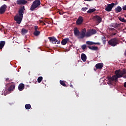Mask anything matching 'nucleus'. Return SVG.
Here are the masks:
<instances>
[{
	"label": "nucleus",
	"instance_id": "obj_2",
	"mask_svg": "<svg viewBox=\"0 0 126 126\" xmlns=\"http://www.w3.org/2000/svg\"><path fill=\"white\" fill-rule=\"evenodd\" d=\"M24 8H21L19 9L18 14H17L14 17V20L16 21L18 24H20L23 18V13H24Z\"/></svg>",
	"mask_w": 126,
	"mask_h": 126
},
{
	"label": "nucleus",
	"instance_id": "obj_23",
	"mask_svg": "<svg viewBox=\"0 0 126 126\" xmlns=\"http://www.w3.org/2000/svg\"><path fill=\"white\" fill-rule=\"evenodd\" d=\"M28 32V31L25 29H22L21 31V34L22 35H25L27 32Z\"/></svg>",
	"mask_w": 126,
	"mask_h": 126
},
{
	"label": "nucleus",
	"instance_id": "obj_1",
	"mask_svg": "<svg viewBox=\"0 0 126 126\" xmlns=\"http://www.w3.org/2000/svg\"><path fill=\"white\" fill-rule=\"evenodd\" d=\"M115 75L109 78V80H111V81H117L118 78H121V77H123V75L126 74V71L125 69L122 71L121 69H118L115 71Z\"/></svg>",
	"mask_w": 126,
	"mask_h": 126
},
{
	"label": "nucleus",
	"instance_id": "obj_27",
	"mask_svg": "<svg viewBox=\"0 0 126 126\" xmlns=\"http://www.w3.org/2000/svg\"><path fill=\"white\" fill-rule=\"evenodd\" d=\"M60 83L61 85H62L64 87H65V86H66V84H65V83L64 82V81L60 80Z\"/></svg>",
	"mask_w": 126,
	"mask_h": 126
},
{
	"label": "nucleus",
	"instance_id": "obj_36",
	"mask_svg": "<svg viewBox=\"0 0 126 126\" xmlns=\"http://www.w3.org/2000/svg\"><path fill=\"white\" fill-rule=\"evenodd\" d=\"M94 45H101V43H100V42H94Z\"/></svg>",
	"mask_w": 126,
	"mask_h": 126
},
{
	"label": "nucleus",
	"instance_id": "obj_33",
	"mask_svg": "<svg viewBox=\"0 0 126 126\" xmlns=\"http://www.w3.org/2000/svg\"><path fill=\"white\" fill-rule=\"evenodd\" d=\"M82 50H85L86 49V45L84 44L81 46Z\"/></svg>",
	"mask_w": 126,
	"mask_h": 126
},
{
	"label": "nucleus",
	"instance_id": "obj_26",
	"mask_svg": "<svg viewBox=\"0 0 126 126\" xmlns=\"http://www.w3.org/2000/svg\"><path fill=\"white\" fill-rule=\"evenodd\" d=\"M25 108L26 110H30L31 109V105L30 104H26Z\"/></svg>",
	"mask_w": 126,
	"mask_h": 126
},
{
	"label": "nucleus",
	"instance_id": "obj_5",
	"mask_svg": "<svg viewBox=\"0 0 126 126\" xmlns=\"http://www.w3.org/2000/svg\"><path fill=\"white\" fill-rule=\"evenodd\" d=\"M97 33L96 30L92 29L89 30L88 32H86V37H90L92 35H94Z\"/></svg>",
	"mask_w": 126,
	"mask_h": 126
},
{
	"label": "nucleus",
	"instance_id": "obj_25",
	"mask_svg": "<svg viewBox=\"0 0 126 126\" xmlns=\"http://www.w3.org/2000/svg\"><path fill=\"white\" fill-rule=\"evenodd\" d=\"M119 26H120V24L118 23H115L111 25V27H114V28H116V29L118 28Z\"/></svg>",
	"mask_w": 126,
	"mask_h": 126
},
{
	"label": "nucleus",
	"instance_id": "obj_28",
	"mask_svg": "<svg viewBox=\"0 0 126 126\" xmlns=\"http://www.w3.org/2000/svg\"><path fill=\"white\" fill-rule=\"evenodd\" d=\"M102 43L105 45L106 44V37L105 36H102L101 38Z\"/></svg>",
	"mask_w": 126,
	"mask_h": 126
},
{
	"label": "nucleus",
	"instance_id": "obj_47",
	"mask_svg": "<svg viewBox=\"0 0 126 126\" xmlns=\"http://www.w3.org/2000/svg\"><path fill=\"white\" fill-rule=\"evenodd\" d=\"M94 70H95V71H96V70H97V69H95V68H94Z\"/></svg>",
	"mask_w": 126,
	"mask_h": 126
},
{
	"label": "nucleus",
	"instance_id": "obj_13",
	"mask_svg": "<svg viewBox=\"0 0 126 126\" xmlns=\"http://www.w3.org/2000/svg\"><path fill=\"white\" fill-rule=\"evenodd\" d=\"M27 2H28V1H27V0H17V4H19V5L26 4V3H27Z\"/></svg>",
	"mask_w": 126,
	"mask_h": 126
},
{
	"label": "nucleus",
	"instance_id": "obj_7",
	"mask_svg": "<svg viewBox=\"0 0 126 126\" xmlns=\"http://www.w3.org/2000/svg\"><path fill=\"white\" fill-rule=\"evenodd\" d=\"M85 36L86 37V29H83L81 32L78 39H83Z\"/></svg>",
	"mask_w": 126,
	"mask_h": 126
},
{
	"label": "nucleus",
	"instance_id": "obj_37",
	"mask_svg": "<svg viewBox=\"0 0 126 126\" xmlns=\"http://www.w3.org/2000/svg\"><path fill=\"white\" fill-rule=\"evenodd\" d=\"M111 35H112V36H115V35H117V33H115V32L112 33Z\"/></svg>",
	"mask_w": 126,
	"mask_h": 126
},
{
	"label": "nucleus",
	"instance_id": "obj_42",
	"mask_svg": "<svg viewBox=\"0 0 126 126\" xmlns=\"http://www.w3.org/2000/svg\"><path fill=\"white\" fill-rule=\"evenodd\" d=\"M39 21H40V23H42V24L44 22L43 21H41V20H40Z\"/></svg>",
	"mask_w": 126,
	"mask_h": 126
},
{
	"label": "nucleus",
	"instance_id": "obj_24",
	"mask_svg": "<svg viewBox=\"0 0 126 126\" xmlns=\"http://www.w3.org/2000/svg\"><path fill=\"white\" fill-rule=\"evenodd\" d=\"M96 11V9L93 8V9H90L88 11L87 13H92V12H94Z\"/></svg>",
	"mask_w": 126,
	"mask_h": 126
},
{
	"label": "nucleus",
	"instance_id": "obj_40",
	"mask_svg": "<svg viewBox=\"0 0 126 126\" xmlns=\"http://www.w3.org/2000/svg\"><path fill=\"white\" fill-rule=\"evenodd\" d=\"M93 0H84L85 1H92Z\"/></svg>",
	"mask_w": 126,
	"mask_h": 126
},
{
	"label": "nucleus",
	"instance_id": "obj_21",
	"mask_svg": "<svg viewBox=\"0 0 126 126\" xmlns=\"http://www.w3.org/2000/svg\"><path fill=\"white\" fill-rule=\"evenodd\" d=\"M14 88H15V85H11L7 89L8 91H9V92H10V91H12V90H13V89H14Z\"/></svg>",
	"mask_w": 126,
	"mask_h": 126
},
{
	"label": "nucleus",
	"instance_id": "obj_48",
	"mask_svg": "<svg viewBox=\"0 0 126 126\" xmlns=\"http://www.w3.org/2000/svg\"><path fill=\"white\" fill-rule=\"evenodd\" d=\"M22 8H24L23 10H25L24 7H22Z\"/></svg>",
	"mask_w": 126,
	"mask_h": 126
},
{
	"label": "nucleus",
	"instance_id": "obj_38",
	"mask_svg": "<svg viewBox=\"0 0 126 126\" xmlns=\"http://www.w3.org/2000/svg\"><path fill=\"white\" fill-rule=\"evenodd\" d=\"M60 43H61V41L57 40V41H56V43L58 44H60Z\"/></svg>",
	"mask_w": 126,
	"mask_h": 126
},
{
	"label": "nucleus",
	"instance_id": "obj_30",
	"mask_svg": "<svg viewBox=\"0 0 126 126\" xmlns=\"http://www.w3.org/2000/svg\"><path fill=\"white\" fill-rule=\"evenodd\" d=\"M109 31H114V32H118V31L116 30L114 28H109Z\"/></svg>",
	"mask_w": 126,
	"mask_h": 126
},
{
	"label": "nucleus",
	"instance_id": "obj_43",
	"mask_svg": "<svg viewBox=\"0 0 126 126\" xmlns=\"http://www.w3.org/2000/svg\"><path fill=\"white\" fill-rule=\"evenodd\" d=\"M42 25H46V24L43 22L42 23Z\"/></svg>",
	"mask_w": 126,
	"mask_h": 126
},
{
	"label": "nucleus",
	"instance_id": "obj_32",
	"mask_svg": "<svg viewBox=\"0 0 126 126\" xmlns=\"http://www.w3.org/2000/svg\"><path fill=\"white\" fill-rule=\"evenodd\" d=\"M86 44L87 45H94V42L92 41H87Z\"/></svg>",
	"mask_w": 126,
	"mask_h": 126
},
{
	"label": "nucleus",
	"instance_id": "obj_19",
	"mask_svg": "<svg viewBox=\"0 0 126 126\" xmlns=\"http://www.w3.org/2000/svg\"><path fill=\"white\" fill-rule=\"evenodd\" d=\"M5 45V41H0V50H2Z\"/></svg>",
	"mask_w": 126,
	"mask_h": 126
},
{
	"label": "nucleus",
	"instance_id": "obj_3",
	"mask_svg": "<svg viewBox=\"0 0 126 126\" xmlns=\"http://www.w3.org/2000/svg\"><path fill=\"white\" fill-rule=\"evenodd\" d=\"M108 43L109 46H111V47H116L117 45L120 44L119 39L117 37L111 39L108 41Z\"/></svg>",
	"mask_w": 126,
	"mask_h": 126
},
{
	"label": "nucleus",
	"instance_id": "obj_14",
	"mask_svg": "<svg viewBox=\"0 0 126 126\" xmlns=\"http://www.w3.org/2000/svg\"><path fill=\"white\" fill-rule=\"evenodd\" d=\"M68 41H69V38H64L61 41V44L63 46H65V45H66V44H67V42H68Z\"/></svg>",
	"mask_w": 126,
	"mask_h": 126
},
{
	"label": "nucleus",
	"instance_id": "obj_31",
	"mask_svg": "<svg viewBox=\"0 0 126 126\" xmlns=\"http://www.w3.org/2000/svg\"><path fill=\"white\" fill-rule=\"evenodd\" d=\"M119 20H120V21H122V22H125V23H126V20L125 19V18L120 17L119 18Z\"/></svg>",
	"mask_w": 126,
	"mask_h": 126
},
{
	"label": "nucleus",
	"instance_id": "obj_44",
	"mask_svg": "<svg viewBox=\"0 0 126 126\" xmlns=\"http://www.w3.org/2000/svg\"><path fill=\"white\" fill-rule=\"evenodd\" d=\"M70 87H71L72 88H73V86H72V85H70Z\"/></svg>",
	"mask_w": 126,
	"mask_h": 126
},
{
	"label": "nucleus",
	"instance_id": "obj_11",
	"mask_svg": "<svg viewBox=\"0 0 126 126\" xmlns=\"http://www.w3.org/2000/svg\"><path fill=\"white\" fill-rule=\"evenodd\" d=\"M48 39L52 44H57V42H58V40L55 37H49Z\"/></svg>",
	"mask_w": 126,
	"mask_h": 126
},
{
	"label": "nucleus",
	"instance_id": "obj_45",
	"mask_svg": "<svg viewBox=\"0 0 126 126\" xmlns=\"http://www.w3.org/2000/svg\"><path fill=\"white\" fill-rule=\"evenodd\" d=\"M28 0L29 1H33V0Z\"/></svg>",
	"mask_w": 126,
	"mask_h": 126
},
{
	"label": "nucleus",
	"instance_id": "obj_49",
	"mask_svg": "<svg viewBox=\"0 0 126 126\" xmlns=\"http://www.w3.org/2000/svg\"><path fill=\"white\" fill-rule=\"evenodd\" d=\"M6 94H4V96H5Z\"/></svg>",
	"mask_w": 126,
	"mask_h": 126
},
{
	"label": "nucleus",
	"instance_id": "obj_12",
	"mask_svg": "<svg viewBox=\"0 0 126 126\" xmlns=\"http://www.w3.org/2000/svg\"><path fill=\"white\" fill-rule=\"evenodd\" d=\"M76 22L77 25H80V24H82V22H83V18L81 16L79 17Z\"/></svg>",
	"mask_w": 126,
	"mask_h": 126
},
{
	"label": "nucleus",
	"instance_id": "obj_34",
	"mask_svg": "<svg viewBox=\"0 0 126 126\" xmlns=\"http://www.w3.org/2000/svg\"><path fill=\"white\" fill-rule=\"evenodd\" d=\"M82 9L83 11H86V10H87V9H88V8L83 7Z\"/></svg>",
	"mask_w": 126,
	"mask_h": 126
},
{
	"label": "nucleus",
	"instance_id": "obj_22",
	"mask_svg": "<svg viewBox=\"0 0 126 126\" xmlns=\"http://www.w3.org/2000/svg\"><path fill=\"white\" fill-rule=\"evenodd\" d=\"M122 7L120 6H118L116 8H115V11L116 12H121L122 11Z\"/></svg>",
	"mask_w": 126,
	"mask_h": 126
},
{
	"label": "nucleus",
	"instance_id": "obj_4",
	"mask_svg": "<svg viewBox=\"0 0 126 126\" xmlns=\"http://www.w3.org/2000/svg\"><path fill=\"white\" fill-rule=\"evenodd\" d=\"M39 5H41V1L40 0H35L31 6L30 10H32V11L35 10V8H37Z\"/></svg>",
	"mask_w": 126,
	"mask_h": 126
},
{
	"label": "nucleus",
	"instance_id": "obj_39",
	"mask_svg": "<svg viewBox=\"0 0 126 126\" xmlns=\"http://www.w3.org/2000/svg\"><path fill=\"white\" fill-rule=\"evenodd\" d=\"M59 14H60V15H63V12L59 11Z\"/></svg>",
	"mask_w": 126,
	"mask_h": 126
},
{
	"label": "nucleus",
	"instance_id": "obj_35",
	"mask_svg": "<svg viewBox=\"0 0 126 126\" xmlns=\"http://www.w3.org/2000/svg\"><path fill=\"white\" fill-rule=\"evenodd\" d=\"M122 9H123V10H126V5H124L122 7Z\"/></svg>",
	"mask_w": 126,
	"mask_h": 126
},
{
	"label": "nucleus",
	"instance_id": "obj_10",
	"mask_svg": "<svg viewBox=\"0 0 126 126\" xmlns=\"http://www.w3.org/2000/svg\"><path fill=\"white\" fill-rule=\"evenodd\" d=\"M7 6L5 4L2 5L0 8V14H3L5 12Z\"/></svg>",
	"mask_w": 126,
	"mask_h": 126
},
{
	"label": "nucleus",
	"instance_id": "obj_41",
	"mask_svg": "<svg viewBox=\"0 0 126 126\" xmlns=\"http://www.w3.org/2000/svg\"><path fill=\"white\" fill-rule=\"evenodd\" d=\"M124 87H125V88H126V82L125 83H124Z\"/></svg>",
	"mask_w": 126,
	"mask_h": 126
},
{
	"label": "nucleus",
	"instance_id": "obj_50",
	"mask_svg": "<svg viewBox=\"0 0 126 126\" xmlns=\"http://www.w3.org/2000/svg\"><path fill=\"white\" fill-rule=\"evenodd\" d=\"M125 16V17H126V15Z\"/></svg>",
	"mask_w": 126,
	"mask_h": 126
},
{
	"label": "nucleus",
	"instance_id": "obj_20",
	"mask_svg": "<svg viewBox=\"0 0 126 126\" xmlns=\"http://www.w3.org/2000/svg\"><path fill=\"white\" fill-rule=\"evenodd\" d=\"M18 90L19 91H22L23 89H24V84H20L18 86Z\"/></svg>",
	"mask_w": 126,
	"mask_h": 126
},
{
	"label": "nucleus",
	"instance_id": "obj_15",
	"mask_svg": "<svg viewBox=\"0 0 126 126\" xmlns=\"http://www.w3.org/2000/svg\"><path fill=\"white\" fill-rule=\"evenodd\" d=\"M74 34L75 36H76L77 37H79L80 32H79V30H78V29L77 28H76L74 30Z\"/></svg>",
	"mask_w": 126,
	"mask_h": 126
},
{
	"label": "nucleus",
	"instance_id": "obj_29",
	"mask_svg": "<svg viewBox=\"0 0 126 126\" xmlns=\"http://www.w3.org/2000/svg\"><path fill=\"white\" fill-rule=\"evenodd\" d=\"M43 80V77L40 76L37 78V82L38 83H41V82Z\"/></svg>",
	"mask_w": 126,
	"mask_h": 126
},
{
	"label": "nucleus",
	"instance_id": "obj_6",
	"mask_svg": "<svg viewBox=\"0 0 126 126\" xmlns=\"http://www.w3.org/2000/svg\"><path fill=\"white\" fill-rule=\"evenodd\" d=\"M114 6H115V3L108 4L107 6L105 7V9L106 11H108V12H110V11H112V9H113V7Z\"/></svg>",
	"mask_w": 126,
	"mask_h": 126
},
{
	"label": "nucleus",
	"instance_id": "obj_9",
	"mask_svg": "<svg viewBox=\"0 0 126 126\" xmlns=\"http://www.w3.org/2000/svg\"><path fill=\"white\" fill-rule=\"evenodd\" d=\"M94 20L96 22V23H101L102 22V18L98 15H95L94 17Z\"/></svg>",
	"mask_w": 126,
	"mask_h": 126
},
{
	"label": "nucleus",
	"instance_id": "obj_18",
	"mask_svg": "<svg viewBox=\"0 0 126 126\" xmlns=\"http://www.w3.org/2000/svg\"><path fill=\"white\" fill-rule=\"evenodd\" d=\"M88 47L90 50H92V51H98V47L97 46H88Z\"/></svg>",
	"mask_w": 126,
	"mask_h": 126
},
{
	"label": "nucleus",
	"instance_id": "obj_16",
	"mask_svg": "<svg viewBox=\"0 0 126 126\" xmlns=\"http://www.w3.org/2000/svg\"><path fill=\"white\" fill-rule=\"evenodd\" d=\"M103 63H98L95 65L96 69H102L103 68Z\"/></svg>",
	"mask_w": 126,
	"mask_h": 126
},
{
	"label": "nucleus",
	"instance_id": "obj_8",
	"mask_svg": "<svg viewBox=\"0 0 126 126\" xmlns=\"http://www.w3.org/2000/svg\"><path fill=\"white\" fill-rule=\"evenodd\" d=\"M34 32H33V35L36 36H39V35H40V32L39 31H38L39 30L38 27L37 26H34Z\"/></svg>",
	"mask_w": 126,
	"mask_h": 126
},
{
	"label": "nucleus",
	"instance_id": "obj_46",
	"mask_svg": "<svg viewBox=\"0 0 126 126\" xmlns=\"http://www.w3.org/2000/svg\"><path fill=\"white\" fill-rule=\"evenodd\" d=\"M8 79H9L8 78L6 79V81H7V80H8Z\"/></svg>",
	"mask_w": 126,
	"mask_h": 126
},
{
	"label": "nucleus",
	"instance_id": "obj_17",
	"mask_svg": "<svg viewBox=\"0 0 126 126\" xmlns=\"http://www.w3.org/2000/svg\"><path fill=\"white\" fill-rule=\"evenodd\" d=\"M81 59L83 62H86V60H87V57L85 54L82 53L81 55Z\"/></svg>",
	"mask_w": 126,
	"mask_h": 126
}]
</instances>
